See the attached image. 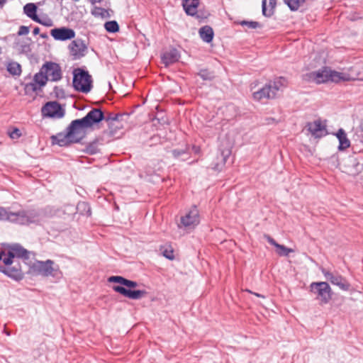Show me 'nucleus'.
Segmentation results:
<instances>
[{
	"label": "nucleus",
	"mask_w": 363,
	"mask_h": 363,
	"mask_svg": "<svg viewBox=\"0 0 363 363\" xmlns=\"http://www.w3.org/2000/svg\"><path fill=\"white\" fill-rule=\"evenodd\" d=\"M76 210L81 215L89 216L91 214L90 206L85 201L79 202L76 206Z\"/></svg>",
	"instance_id": "27"
},
{
	"label": "nucleus",
	"mask_w": 363,
	"mask_h": 363,
	"mask_svg": "<svg viewBox=\"0 0 363 363\" xmlns=\"http://www.w3.org/2000/svg\"><path fill=\"white\" fill-rule=\"evenodd\" d=\"M180 55L179 51L175 48H172L169 50L164 52L162 55L161 59L165 67H168L170 65L175 63L179 61Z\"/></svg>",
	"instance_id": "18"
},
{
	"label": "nucleus",
	"mask_w": 363,
	"mask_h": 363,
	"mask_svg": "<svg viewBox=\"0 0 363 363\" xmlns=\"http://www.w3.org/2000/svg\"><path fill=\"white\" fill-rule=\"evenodd\" d=\"M198 75L203 80H211L213 78V73L209 72L208 69L200 70Z\"/></svg>",
	"instance_id": "33"
},
{
	"label": "nucleus",
	"mask_w": 363,
	"mask_h": 363,
	"mask_svg": "<svg viewBox=\"0 0 363 363\" xmlns=\"http://www.w3.org/2000/svg\"><path fill=\"white\" fill-rule=\"evenodd\" d=\"M105 118L104 114L99 108H92L81 119L74 120L73 125H76L80 133L84 128H89L93 125L100 123Z\"/></svg>",
	"instance_id": "7"
},
{
	"label": "nucleus",
	"mask_w": 363,
	"mask_h": 363,
	"mask_svg": "<svg viewBox=\"0 0 363 363\" xmlns=\"http://www.w3.org/2000/svg\"><path fill=\"white\" fill-rule=\"evenodd\" d=\"M24 13L33 21H38V16L36 14L37 6L33 3H28L23 7Z\"/></svg>",
	"instance_id": "25"
},
{
	"label": "nucleus",
	"mask_w": 363,
	"mask_h": 363,
	"mask_svg": "<svg viewBox=\"0 0 363 363\" xmlns=\"http://www.w3.org/2000/svg\"><path fill=\"white\" fill-rule=\"evenodd\" d=\"M335 135L339 140V150H344L350 146V141L347 138V134L342 128H340Z\"/></svg>",
	"instance_id": "22"
},
{
	"label": "nucleus",
	"mask_w": 363,
	"mask_h": 363,
	"mask_svg": "<svg viewBox=\"0 0 363 363\" xmlns=\"http://www.w3.org/2000/svg\"><path fill=\"white\" fill-rule=\"evenodd\" d=\"M240 25L246 26L247 28L251 29H256L260 26L259 23L257 21H242L240 22Z\"/></svg>",
	"instance_id": "34"
},
{
	"label": "nucleus",
	"mask_w": 363,
	"mask_h": 363,
	"mask_svg": "<svg viewBox=\"0 0 363 363\" xmlns=\"http://www.w3.org/2000/svg\"><path fill=\"white\" fill-rule=\"evenodd\" d=\"M21 136L20 130L17 128L14 129L11 133L10 137L11 138H18Z\"/></svg>",
	"instance_id": "40"
},
{
	"label": "nucleus",
	"mask_w": 363,
	"mask_h": 363,
	"mask_svg": "<svg viewBox=\"0 0 363 363\" xmlns=\"http://www.w3.org/2000/svg\"><path fill=\"white\" fill-rule=\"evenodd\" d=\"M309 289L310 291L316 296L315 299L318 300L320 304H327L332 298L333 291L326 281L312 282Z\"/></svg>",
	"instance_id": "8"
},
{
	"label": "nucleus",
	"mask_w": 363,
	"mask_h": 363,
	"mask_svg": "<svg viewBox=\"0 0 363 363\" xmlns=\"http://www.w3.org/2000/svg\"><path fill=\"white\" fill-rule=\"evenodd\" d=\"M14 265L9 267H3L0 268V270L8 277L18 281L23 278V273L22 272L21 265L18 262L13 264Z\"/></svg>",
	"instance_id": "17"
},
{
	"label": "nucleus",
	"mask_w": 363,
	"mask_h": 363,
	"mask_svg": "<svg viewBox=\"0 0 363 363\" xmlns=\"http://www.w3.org/2000/svg\"><path fill=\"white\" fill-rule=\"evenodd\" d=\"M91 147H89L88 151H89L90 153H91V154L95 153V151H94V150L91 149Z\"/></svg>",
	"instance_id": "49"
},
{
	"label": "nucleus",
	"mask_w": 363,
	"mask_h": 363,
	"mask_svg": "<svg viewBox=\"0 0 363 363\" xmlns=\"http://www.w3.org/2000/svg\"><path fill=\"white\" fill-rule=\"evenodd\" d=\"M69 49L73 59L78 60L86 55L88 48L84 40L77 38L69 44Z\"/></svg>",
	"instance_id": "14"
},
{
	"label": "nucleus",
	"mask_w": 363,
	"mask_h": 363,
	"mask_svg": "<svg viewBox=\"0 0 363 363\" xmlns=\"http://www.w3.org/2000/svg\"><path fill=\"white\" fill-rule=\"evenodd\" d=\"M213 30L211 27L205 26L199 29V35L206 43H210L213 38Z\"/></svg>",
	"instance_id": "24"
},
{
	"label": "nucleus",
	"mask_w": 363,
	"mask_h": 363,
	"mask_svg": "<svg viewBox=\"0 0 363 363\" xmlns=\"http://www.w3.org/2000/svg\"><path fill=\"white\" fill-rule=\"evenodd\" d=\"M253 98L257 101L263 99H270L275 98L274 92L271 89V86L267 84L264 86L253 93Z\"/></svg>",
	"instance_id": "19"
},
{
	"label": "nucleus",
	"mask_w": 363,
	"mask_h": 363,
	"mask_svg": "<svg viewBox=\"0 0 363 363\" xmlns=\"http://www.w3.org/2000/svg\"><path fill=\"white\" fill-rule=\"evenodd\" d=\"M21 50L23 52H28L30 50V45H21Z\"/></svg>",
	"instance_id": "44"
},
{
	"label": "nucleus",
	"mask_w": 363,
	"mask_h": 363,
	"mask_svg": "<svg viewBox=\"0 0 363 363\" xmlns=\"http://www.w3.org/2000/svg\"><path fill=\"white\" fill-rule=\"evenodd\" d=\"M104 28L108 33H116L119 30V26L116 21H107L104 24Z\"/></svg>",
	"instance_id": "30"
},
{
	"label": "nucleus",
	"mask_w": 363,
	"mask_h": 363,
	"mask_svg": "<svg viewBox=\"0 0 363 363\" xmlns=\"http://www.w3.org/2000/svg\"><path fill=\"white\" fill-rule=\"evenodd\" d=\"M309 78L317 84L328 82L338 83L341 81L346 82L350 79L348 74L332 70L328 67H323L316 72H311Z\"/></svg>",
	"instance_id": "4"
},
{
	"label": "nucleus",
	"mask_w": 363,
	"mask_h": 363,
	"mask_svg": "<svg viewBox=\"0 0 363 363\" xmlns=\"http://www.w3.org/2000/svg\"><path fill=\"white\" fill-rule=\"evenodd\" d=\"M199 0H183L182 6L187 15L195 16L197 13V9Z\"/></svg>",
	"instance_id": "20"
},
{
	"label": "nucleus",
	"mask_w": 363,
	"mask_h": 363,
	"mask_svg": "<svg viewBox=\"0 0 363 363\" xmlns=\"http://www.w3.org/2000/svg\"><path fill=\"white\" fill-rule=\"evenodd\" d=\"M162 255L164 257L170 260H172L174 258V251L172 250L166 249L162 252Z\"/></svg>",
	"instance_id": "37"
},
{
	"label": "nucleus",
	"mask_w": 363,
	"mask_h": 363,
	"mask_svg": "<svg viewBox=\"0 0 363 363\" xmlns=\"http://www.w3.org/2000/svg\"><path fill=\"white\" fill-rule=\"evenodd\" d=\"M185 153V151L184 150H174L172 151V154L175 157H180L182 155L184 154Z\"/></svg>",
	"instance_id": "42"
},
{
	"label": "nucleus",
	"mask_w": 363,
	"mask_h": 363,
	"mask_svg": "<svg viewBox=\"0 0 363 363\" xmlns=\"http://www.w3.org/2000/svg\"><path fill=\"white\" fill-rule=\"evenodd\" d=\"M73 86L75 90L88 93L92 88V78L86 71L82 68H76L73 70Z\"/></svg>",
	"instance_id": "6"
},
{
	"label": "nucleus",
	"mask_w": 363,
	"mask_h": 363,
	"mask_svg": "<svg viewBox=\"0 0 363 363\" xmlns=\"http://www.w3.org/2000/svg\"><path fill=\"white\" fill-rule=\"evenodd\" d=\"M255 295H256L257 296H259V297H260V296L263 297V296H262V295H260V294H256V293H255Z\"/></svg>",
	"instance_id": "51"
},
{
	"label": "nucleus",
	"mask_w": 363,
	"mask_h": 363,
	"mask_svg": "<svg viewBox=\"0 0 363 363\" xmlns=\"http://www.w3.org/2000/svg\"><path fill=\"white\" fill-rule=\"evenodd\" d=\"M33 33L36 35L40 33V28L38 27H35L33 30Z\"/></svg>",
	"instance_id": "45"
},
{
	"label": "nucleus",
	"mask_w": 363,
	"mask_h": 363,
	"mask_svg": "<svg viewBox=\"0 0 363 363\" xmlns=\"http://www.w3.org/2000/svg\"><path fill=\"white\" fill-rule=\"evenodd\" d=\"M2 259V255H1V253L0 252V260Z\"/></svg>",
	"instance_id": "53"
},
{
	"label": "nucleus",
	"mask_w": 363,
	"mask_h": 363,
	"mask_svg": "<svg viewBox=\"0 0 363 363\" xmlns=\"http://www.w3.org/2000/svg\"><path fill=\"white\" fill-rule=\"evenodd\" d=\"M308 131L314 136H320V133L325 130V125L322 124L320 120H316L307 124Z\"/></svg>",
	"instance_id": "23"
},
{
	"label": "nucleus",
	"mask_w": 363,
	"mask_h": 363,
	"mask_svg": "<svg viewBox=\"0 0 363 363\" xmlns=\"http://www.w3.org/2000/svg\"><path fill=\"white\" fill-rule=\"evenodd\" d=\"M269 86H271L272 91L274 92L276 96L277 92L283 86H285L286 84V80L284 77H279L275 79L273 82H269L268 83Z\"/></svg>",
	"instance_id": "26"
},
{
	"label": "nucleus",
	"mask_w": 363,
	"mask_h": 363,
	"mask_svg": "<svg viewBox=\"0 0 363 363\" xmlns=\"http://www.w3.org/2000/svg\"><path fill=\"white\" fill-rule=\"evenodd\" d=\"M267 240L268 242L272 245H274L276 248H277V245H279V243H277L272 238H271L269 235H265Z\"/></svg>",
	"instance_id": "41"
},
{
	"label": "nucleus",
	"mask_w": 363,
	"mask_h": 363,
	"mask_svg": "<svg viewBox=\"0 0 363 363\" xmlns=\"http://www.w3.org/2000/svg\"><path fill=\"white\" fill-rule=\"evenodd\" d=\"M6 0H0V7H2L3 5L6 3Z\"/></svg>",
	"instance_id": "48"
},
{
	"label": "nucleus",
	"mask_w": 363,
	"mask_h": 363,
	"mask_svg": "<svg viewBox=\"0 0 363 363\" xmlns=\"http://www.w3.org/2000/svg\"><path fill=\"white\" fill-rule=\"evenodd\" d=\"M194 148H195V152H198L199 148L198 147H194Z\"/></svg>",
	"instance_id": "52"
},
{
	"label": "nucleus",
	"mask_w": 363,
	"mask_h": 363,
	"mask_svg": "<svg viewBox=\"0 0 363 363\" xmlns=\"http://www.w3.org/2000/svg\"><path fill=\"white\" fill-rule=\"evenodd\" d=\"M3 262L5 264L4 267H9L12 265L13 264L16 263V260L13 259V257H11L9 255H7L6 257L2 258Z\"/></svg>",
	"instance_id": "35"
},
{
	"label": "nucleus",
	"mask_w": 363,
	"mask_h": 363,
	"mask_svg": "<svg viewBox=\"0 0 363 363\" xmlns=\"http://www.w3.org/2000/svg\"><path fill=\"white\" fill-rule=\"evenodd\" d=\"M1 220H6L21 225H28L32 223H38L40 220V214L35 209H21L13 212L9 208L0 207Z\"/></svg>",
	"instance_id": "2"
},
{
	"label": "nucleus",
	"mask_w": 363,
	"mask_h": 363,
	"mask_svg": "<svg viewBox=\"0 0 363 363\" xmlns=\"http://www.w3.org/2000/svg\"><path fill=\"white\" fill-rule=\"evenodd\" d=\"M291 11H296L304 3L305 0H284Z\"/></svg>",
	"instance_id": "29"
},
{
	"label": "nucleus",
	"mask_w": 363,
	"mask_h": 363,
	"mask_svg": "<svg viewBox=\"0 0 363 363\" xmlns=\"http://www.w3.org/2000/svg\"><path fill=\"white\" fill-rule=\"evenodd\" d=\"M81 139L82 134L76 125H73V121L67 128L66 133H60L51 136L52 144L58 145L61 147L67 146L73 143H78Z\"/></svg>",
	"instance_id": "5"
},
{
	"label": "nucleus",
	"mask_w": 363,
	"mask_h": 363,
	"mask_svg": "<svg viewBox=\"0 0 363 363\" xmlns=\"http://www.w3.org/2000/svg\"><path fill=\"white\" fill-rule=\"evenodd\" d=\"M340 164L342 172L353 176L358 174L363 169L362 164L354 155H349L344 158Z\"/></svg>",
	"instance_id": "10"
},
{
	"label": "nucleus",
	"mask_w": 363,
	"mask_h": 363,
	"mask_svg": "<svg viewBox=\"0 0 363 363\" xmlns=\"http://www.w3.org/2000/svg\"><path fill=\"white\" fill-rule=\"evenodd\" d=\"M43 117L62 118L65 113V109L57 101L47 102L41 109Z\"/></svg>",
	"instance_id": "11"
},
{
	"label": "nucleus",
	"mask_w": 363,
	"mask_h": 363,
	"mask_svg": "<svg viewBox=\"0 0 363 363\" xmlns=\"http://www.w3.org/2000/svg\"><path fill=\"white\" fill-rule=\"evenodd\" d=\"M216 170H218L220 168H219V164H216L214 167H213Z\"/></svg>",
	"instance_id": "50"
},
{
	"label": "nucleus",
	"mask_w": 363,
	"mask_h": 363,
	"mask_svg": "<svg viewBox=\"0 0 363 363\" xmlns=\"http://www.w3.org/2000/svg\"><path fill=\"white\" fill-rule=\"evenodd\" d=\"M277 252L280 256H288L290 252H292L294 250L291 248H288L284 245H277Z\"/></svg>",
	"instance_id": "32"
},
{
	"label": "nucleus",
	"mask_w": 363,
	"mask_h": 363,
	"mask_svg": "<svg viewBox=\"0 0 363 363\" xmlns=\"http://www.w3.org/2000/svg\"><path fill=\"white\" fill-rule=\"evenodd\" d=\"M105 119L106 121H116L118 119V116L110 113L109 116L107 118H106Z\"/></svg>",
	"instance_id": "43"
},
{
	"label": "nucleus",
	"mask_w": 363,
	"mask_h": 363,
	"mask_svg": "<svg viewBox=\"0 0 363 363\" xmlns=\"http://www.w3.org/2000/svg\"><path fill=\"white\" fill-rule=\"evenodd\" d=\"M35 21L48 27H50L53 25L52 21L50 18L40 19L38 17V20Z\"/></svg>",
	"instance_id": "36"
},
{
	"label": "nucleus",
	"mask_w": 363,
	"mask_h": 363,
	"mask_svg": "<svg viewBox=\"0 0 363 363\" xmlns=\"http://www.w3.org/2000/svg\"><path fill=\"white\" fill-rule=\"evenodd\" d=\"M200 222L199 213L196 206H193L184 216L180 218L179 228H194Z\"/></svg>",
	"instance_id": "13"
},
{
	"label": "nucleus",
	"mask_w": 363,
	"mask_h": 363,
	"mask_svg": "<svg viewBox=\"0 0 363 363\" xmlns=\"http://www.w3.org/2000/svg\"><path fill=\"white\" fill-rule=\"evenodd\" d=\"M276 4L277 0H262V11L263 16L271 17L274 13Z\"/></svg>",
	"instance_id": "21"
},
{
	"label": "nucleus",
	"mask_w": 363,
	"mask_h": 363,
	"mask_svg": "<svg viewBox=\"0 0 363 363\" xmlns=\"http://www.w3.org/2000/svg\"><path fill=\"white\" fill-rule=\"evenodd\" d=\"M108 281L111 283L121 284L122 286H113V291L128 298L138 300L147 294V291L145 290H131L130 289L138 286V283L121 276H111L108 279Z\"/></svg>",
	"instance_id": "3"
},
{
	"label": "nucleus",
	"mask_w": 363,
	"mask_h": 363,
	"mask_svg": "<svg viewBox=\"0 0 363 363\" xmlns=\"http://www.w3.org/2000/svg\"><path fill=\"white\" fill-rule=\"evenodd\" d=\"M61 78L62 70L60 65L53 62H46L34 75L33 82L26 84L25 89L27 91L37 92L45 86L48 81L57 82Z\"/></svg>",
	"instance_id": "1"
},
{
	"label": "nucleus",
	"mask_w": 363,
	"mask_h": 363,
	"mask_svg": "<svg viewBox=\"0 0 363 363\" xmlns=\"http://www.w3.org/2000/svg\"><path fill=\"white\" fill-rule=\"evenodd\" d=\"M92 4H94L96 3H100L103 0H89Z\"/></svg>",
	"instance_id": "46"
},
{
	"label": "nucleus",
	"mask_w": 363,
	"mask_h": 363,
	"mask_svg": "<svg viewBox=\"0 0 363 363\" xmlns=\"http://www.w3.org/2000/svg\"><path fill=\"white\" fill-rule=\"evenodd\" d=\"M55 263L50 259L45 262L39 261L35 265V271L43 277H58L61 272L57 266H54Z\"/></svg>",
	"instance_id": "9"
},
{
	"label": "nucleus",
	"mask_w": 363,
	"mask_h": 363,
	"mask_svg": "<svg viewBox=\"0 0 363 363\" xmlns=\"http://www.w3.org/2000/svg\"><path fill=\"white\" fill-rule=\"evenodd\" d=\"M50 34L55 40L62 41L70 40L75 36L74 30L65 27L52 29Z\"/></svg>",
	"instance_id": "15"
},
{
	"label": "nucleus",
	"mask_w": 363,
	"mask_h": 363,
	"mask_svg": "<svg viewBox=\"0 0 363 363\" xmlns=\"http://www.w3.org/2000/svg\"><path fill=\"white\" fill-rule=\"evenodd\" d=\"M230 154V152L228 150L222 151L221 157H222L223 164H224L225 163L226 160L229 157Z\"/></svg>",
	"instance_id": "39"
},
{
	"label": "nucleus",
	"mask_w": 363,
	"mask_h": 363,
	"mask_svg": "<svg viewBox=\"0 0 363 363\" xmlns=\"http://www.w3.org/2000/svg\"><path fill=\"white\" fill-rule=\"evenodd\" d=\"M91 14L96 17L104 18L108 16V11L105 9L96 6L91 11Z\"/></svg>",
	"instance_id": "31"
},
{
	"label": "nucleus",
	"mask_w": 363,
	"mask_h": 363,
	"mask_svg": "<svg viewBox=\"0 0 363 363\" xmlns=\"http://www.w3.org/2000/svg\"><path fill=\"white\" fill-rule=\"evenodd\" d=\"M29 33V28L25 26H21L19 28L18 35H27Z\"/></svg>",
	"instance_id": "38"
},
{
	"label": "nucleus",
	"mask_w": 363,
	"mask_h": 363,
	"mask_svg": "<svg viewBox=\"0 0 363 363\" xmlns=\"http://www.w3.org/2000/svg\"><path fill=\"white\" fill-rule=\"evenodd\" d=\"M7 255L11 257L21 258L28 259L29 258V252L23 247L20 244H12L9 246Z\"/></svg>",
	"instance_id": "16"
},
{
	"label": "nucleus",
	"mask_w": 363,
	"mask_h": 363,
	"mask_svg": "<svg viewBox=\"0 0 363 363\" xmlns=\"http://www.w3.org/2000/svg\"><path fill=\"white\" fill-rule=\"evenodd\" d=\"M320 271L325 277V279L328 281H329L332 284L338 286L341 290L345 291H347L350 290L351 287L350 284L342 275L339 274L338 273H332L325 268H322Z\"/></svg>",
	"instance_id": "12"
},
{
	"label": "nucleus",
	"mask_w": 363,
	"mask_h": 363,
	"mask_svg": "<svg viewBox=\"0 0 363 363\" xmlns=\"http://www.w3.org/2000/svg\"><path fill=\"white\" fill-rule=\"evenodd\" d=\"M7 71L13 76H19L21 73V67L18 62H11L7 65Z\"/></svg>",
	"instance_id": "28"
},
{
	"label": "nucleus",
	"mask_w": 363,
	"mask_h": 363,
	"mask_svg": "<svg viewBox=\"0 0 363 363\" xmlns=\"http://www.w3.org/2000/svg\"><path fill=\"white\" fill-rule=\"evenodd\" d=\"M40 35V38H43V39H45V38H48V35L45 33H41Z\"/></svg>",
	"instance_id": "47"
}]
</instances>
